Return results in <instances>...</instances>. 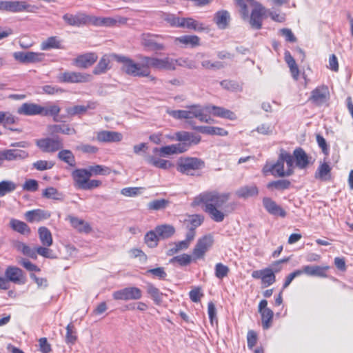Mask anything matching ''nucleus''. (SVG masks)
Here are the masks:
<instances>
[{"label": "nucleus", "instance_id": "f257e3e1", "mask_svg": "<svg viewBox=\"0 0 353 353\" xmlns=\"http://www.w3.org/2000/svg\"><path fill=\"white\" fill-rule=\"evenodd\" d=\"M230 197V193L218 192H205L200 194L194 199V205H203V211L214 221L222 222L228 214L235 209L234 203L225 205Z\"/></svg>", "mask_w": 353, "mask_h": 353}, {"label": "nucleus", "instance_id": "f03ea898", "mask_svg": "<svg viewBox=\"0 0 353 353\" xmlns=\"http://www.w3.org/2000/svg\"><path fill=\"white\" fill-rule=\"evenodd\" d=\"M150 68L159 70H175L174 59L168 57L159 59L144 56L141 58L140 63L134 61V65H131V69H134V77H148L150 81H155L156 78L150 75Z\"/></svg>", "mask_w": 353, "mask_h": 353}, {"label": "nucleus", "instance_id": "7ed1b4c3", "mask_svg": "<svg viewBox=\"0 0 353 353\" xmlns=\"http://www.w3.org/2000/svg\"><path fill=\"white\" fill-rule=\"evenodd\" d=\"M294 158L285 150H281L275 163H267L262 169L264 175L271 173L274 176H290L294 173Z\"/></svg>", "mask_w": 353, "mask_h": 353}, {"label": "nucleus", "instance_id": "20e7f679", "mask_svg": "<svg viewBox=\"0 0 353 353\" xmlns=\"http://www.w3.org/2000/svg\"><path fill=\"white\" fill-rule=\"evenodd\" d=\"M112 60H115L118 63H121L122 65L121 68L124 73L134 77V69H131V65H134V61L128 57L114 53L104 54L93 69V74L95 75L105 74L111 69V61Z\"/></svg>", "mask_w": 353, "mask_h": 353}, {"label": "nucleus", "instance_id": "39448f33", "mask_svg": "<svg viewBox=\"0 0 353 353\" xmlns=\"http://www.w3.org/2000/svg\"><path fill=\"white\" fill-rule=\"evenodd\" d=\"M167 113L176 119L191 120L197 119L199 121L212 123L213 119L206 114V106H201L199 104L188 105L185 110H167Z\"/></svg>", "mask_w": 353, "mask_h": 353}, {"label": "nucleus", "instance_id": "423d86ee", "mask_svg": "<svg viewBox=\"0 0 353 353\" xmlns=\"http://www.w3.org/2000/svg\"><path fill=\"white\" fill-rule=\"evenodd\" d=\"M37 7L32 6L26 0L0 1V11L9 12H34Z\"/></svg>", "mask_w": 353, "mask_h": 353}, {"label": "nucleus", "instance_id": "0eeeda50", "mask_svg": "<svg viewBox=\"0 0 353 353\" xmlns=\"http://www.w3.org/2000/svg\"><path fill=\"white\" fill-rule=\"evenodd\" d=\"M214 241V236L211 234L199 238L192 251L194 258L195 259H203L205 253L212 247Z\"/></svg>", "mask_w": 353, "mask_h": 353}, {"label": "nucleus", "instance_id": "6e6552de", "mask_svg": "<svg viewBox=\"0 0 353 353\" xmlns=\"http://www.w3.org/2000/svg\"><path fill=\"white\" fill-rule=\"evenodd\" d=\"M37 146L43 152L53 153L63 147V140L60 137H46L36 141Z\"/></svg>", "mask_w": 353, "mask_h": 353}, {"label": "nucleus", "instance_id": "1a4fd4ad", "mask_svg": "<svg viewBox=\"0 0 353 353\" xmlns=\"http://www.w3.org/2000/svg\"><path fill=\"white\" fill-rule=\"evenodd\" d=\"M204 166V162L197 158H185L179 161L177 170L183 174L193 175L192 172L201 169Z\"/></svg>", "mask_w": 353, "mask_h": 353}, {"label": "nucleus", "instance_id": "9d476101", "mask_svg": "<svg viewBox=\"0 0 353 353\" xmlns=\"http://www.w3.org/2000/svg\"><path fill=\"white\" fill-rule=\"evenodd\" d=\"M57 78L60 82L71 83H87L92 80L90 74L79 72H65L59 74Z\"/></svg>", "mask_w": 353, "mask_h": 353}, {"label": "nucleus", "instance_id": "9b49d317", "mask_svg": "<svg viewBox=\"0 0 353 353\" xmlns=\"http://www.w3.org/2000/svg\"><path fill=\"white\" fill-rule=\"evenodd\" d=\"M330 99V91L328 87L324 85L316 87L311 92L309 98L313 104L317 106H321L326 103Z\"/></svg>", "mask_w": 353, "mask_h": 353}, {"label": "nucleus", "instance_id": "f8f14e48", "mask_svg": "<svg viewBox=\"0 0 353 353\" xmlns=\"http://www.w3.org/2000/svg\"><path fill=\"white\" fill-rule=\"evenodd\" d=\"M112 296L115 300H139L142 297V291L137 287H128L114 292Z\"/></svg>", "mask_w": 353, "mask_h": 353}, {"label": "nucleus", "instance_id": "ddd939ff", "mask_svg": "<svg viewBox=\"0 0 353 353\" xmlns=\"http://www.w3.org/2000/svg\"><path fill=\"white\" fill-rule=\"evenodd\" d=\"M28 157V152L19 149H7L0 150V167L5 161H14L25 159Z\"/></svg>", "mask_w": 353, "mask_h": 353}, {"label": "nucleus", "instance_id": "4468645a", "mask_svg": "<svg viewBox=\"0 0 353 353\" xmlns=\"http://www.w3.org/2000/svg\"><path fill=\"white\" fill-rule=\"evenodd\" d=\"M65 23L71 26L80 27L90 24V16L83 12H78L75 14L66 13L63 16Z\"/></svg>", "mask_w": 353, "mask_h": 353}, {"label": "nucleus", "instance_id": "2eb2a0df", "mask_svg": "<svg viewBox=\"0 0 353 353\" xmlns=\"http://www.w3.org/2000/svg\"><path fill=\"white\" fill-rule=\"evenodd\" d=\"M14 58L21 63H39L41 62L45 57V54L41 52H16L13 54Z\"/></svg>", "mask_w": 353, "mask_h": 353}, {"label": "nucleus", "instance_id": "dca6fc26", "mask_svg": "<svg viewBox=\"0 0 353 353\" xmlns=\"http://www.w3.org/2000/svg\"><path fill=\"white\" fill-rule=\"evenodd\" d=\"M96 139L99 142L116 143L123 139V135L116 131L101 130L97 133Z\"/></svg>", "mask_w": 353, "mask_h": 353}, {"label": "nucleus", "instance_id": "f3484780", "mask_svg": "<svg viewBox=\"0 0 353 353\" xmlns=\"http://www.w3.org/2000/svg\"><path fill=\"white\" fill-rule=\"evenodd\" d=\"M212 114L214 117H218L230 120H235L236 119V114L230 110L225 109L223 107L208 105H206V114Z\"/></svg>", "mask_w": 353, "mask_h": 353}, {"label": "nucleus", "instance_id": "a211bd4d", "mask_svg": "<svg viewBox=\"0 0 353 353\" xmlns=\"http://www.w3.org/2000/svg\"><path fill=\"white\" fill-rule=\"evenodd\" d=\"M98 59V56L94 52H89L79 55L74 60V65L81 68H88L92 65Z\"/></svg>", "mask_w": 353, "mask_h": 353}, {"label": "nucleus", "instance_id": "6ab92c4d", "mask_svg": "<svg viewBox=\"0 0 353 353\" xmlns=\"http://www.w3.org/2000/svg\"><path fill=\"white\" fill-rule=\"evenodd\" d=\"M17 112L19 114L25 116L41 115L42 106L34 103H23Z\"/></svg>", "mask_w": 353, "mask_h": 353}, {"label": "nucleus", "instance_id": "aec40b11", "mask_svg": "<svg viewBox=\"0 0 353 353\" xmlns=\"http://www.w3.org/2000/svg\"><path fill=\"white\" fill-rule=\"evenodd\" d=\"M72 176L74 185L79 189H83L88 179L91 177L88 169H76L72 172Z\"/></svg>", "mask_w": 353, "mask_h": 353}, {"label": "nucleus", "instance_id": "412c9836", "mask_svg": "<svg viewBox=\"0 0 353 353\" xmlns=\"http://www.w3.org/2000/svg\"><path fill=\"white\" fill-rule=\"evenodd\" d=\"M125 20L121 17H97L90 16V24L96 26L111 27L115 26L117 23H124Z\"/></svg>", "mask_w": 353, "mask_h": 353}, {"label": "nucleus", "instance_id": "4be33fe9", "mask_svg": "<svg viewBox=\"0 0 353 353\" xmlns=\"http://www.w3.org/2000/svg\"><path fill=\"white\" fill-rule=\"evenodd\" d=\"M330 269L328 265H305L302 268V274L304 273L310 276H319L326 278V272Z\"/></svg>", "mask_w": 353, "mask_h": 353}, {"label": "nucleus", "instance_id": "5701e85b", "mask_svg": "<svg viewBox=\"0 0 353 353\" xmlns=\"http://www.w3.org/2000/svg\"><path fill=\"white\" fill-rule=\"evenodd\" d=\"M265 13V8L260 4L256 5L252 11L250 23L251 26L256 30L261 28L262 17Z\"/></svg>", "mask_w": 353, "mask_h": 353}, {"label": "nucleus", "instance_id": "b1692460", "mask_svg": "<svg viewBox=\"0 0 353 353\" xmlns=\"http://www.w3.org/2000/svg\"><path fill=\"white\" fill-rule=\"evenodd\" d=\"M47 132L50 135L56 134H74L76 130L74 128H71L68 124H52L47 126Z\"/></svg>", "mask_w": 353, "mask_h": 353}, {"label": "nucleus", "instance_id": "393cba45", "mask_svg": "<svg viewBox=\"0 0 353 353\" xmlns=\"http://www.w3.org/2000/svg\"><path fill=\"white\" fill-rule=\"evenodd\" d=\"M50 216V213L41 209L30 210L26 212L25 217L28 222H39L48 219Z\"/></svg>", "mask_w": 353, "mask_h": 353}, {"label": "nucleus", "instance_id": "a878e982", "mask_svg": "<svg viewBox=\"0 0 353 353\" xmlns=\"http://www.w3.org/2000/svg\"><path fill=\"white\" fill-rule=\"evenodd\" d=\"M294 162L296 166L299 169H305L310 163L309 157L306 152L301 148H298L294 150L293 155Z\"/></svg>", "mask_w": 353, "mask_h": 353}, {"label": "nucleus", "instance_id": "bb28decb", "mask_svg": "<svg viewBox=\"0 0 353 353\" xmlns=\"http://www.w3.org/2000/svg\"><path fill=\"white\" fill-rule=\"evenodd\" d=\"M157 36L150 34H143L141 39L142 45L149 50H163L165 46L162 43L156 41L155 38Z\"/></svg>", "mask_w": 353, "mask_h": 353}, {"label": "nucleus", "instance_id": "cd10ccee", "mask_svg": "<svg viewBox=\"0 0 353 353\" xmlns=\"http://www.w3.org/2000/svg\"><path fill=\"white\" fill-rule=\"evenodd\" d=\"M263 204L266 210L271 214L280 216L281 217L285 216L286 212L285 210L271 199L264 198L263 200Z\"/></svg>", "mask_w": 353, "mask_h": 353}, {"label": "nucleus", "instance_id": "c85d7f7f", "mask_svg": "<svg viewBox=\"0 0 353 353\" xmlns=\"http://www.w3.org/2000/svg\"><path fill=\"white\" fill-rule=\"evenodd\" d=\"M145 161L150 165L163 170H168L173 165L172 163L165 159H160L153 155L147 154L144 156Z\"/></svg>", "mask_w": 353, "mask_h": 353}, {"label": "nucleus", "instance_id": "c756f323", "mask_svg": "<svg viewBox=\"0 0 353 353\" xmlns=\"http://www.w3.org/2000/svg\"><path fill=\"white\" fill-rule=\"evenodd\" d=\"M61 111V108L56 103H49L46 106H42L41 116L43 117H52L53 121L59 122L61 118L59 117Z\"/></svg>", "mask_w": 353, "mask_h": 353}, {"label": "nucleus", "instance_id": "7c9ffc66", "mask_svg": "<svg viewBox=\"0 0 353 353\" xmlns=\"http://www.w3.org/2000/svg\"><path fill=\"white\" fill-rule=\"evenodd\" d=\"M186 150L187 148L183 144H172L159 148V154L161 157H167L171 154L182 153Z\"/></svg>", "mask_w": 353, "mask_h": 353}, {"label": "nucleus", "instance_id": "2f4dec72", "mask_svg": "<svg viewBox=\"0 0 353 353\" xmlns=\"http://www.w3.org/2000/svg\"><path fill=\"white\" fill-rule=\"evenodd\" d=\"M230 16L227 10H219L214 16V21L219 29H225L229 24Z\"/></svg>", "mask_w": 353, "mask_h": 353}, {"label": "nucleus", "instance_id": "473e14b6", "mask_svg": "<svg viewBox=\"0 0 353 353\" xmlns=\"http://www.w3.org/2000/svg\"><path fill=\"white\" fill-rule=\"evenodd\" d=\"M174 43L194 48L200 46V39L196 35H183L174 38Z\"/></svg>", "mask_w": 353, "mask_h": 353}, {"label": "nucleus", "instance_id": "72a5a7b5", "mask_svg": "<svg viewBox=\"0 0 353 353\" xmlns=\"http://www.w3.org/2000/svg\"><path fill=\"white\" fill-rule=\"evenodd\" d=\"M5 276L8 281L14 283H21L23 277V271L15 266H8L5 271Z\"/></svg>", "mask_w": 353, "mask_h": 353}, {"label": "nucleus", "instance_id": "f704fd0d", "mask_svg": "<svg viewBox=\"0 0 353 353\" xmlns=\"http://www.w3.org/2000/svg\"><path fill=\"white\" fill-rule=\"evenodd\" d=\"M258 193L259 190L255 185L242 186L240 188H239L235 192L236 195L238 197L244 199L255 196L258 194Z\"/></svg>", "mask_w": 353, "mask_h": 353}, {"label": "nucleus", "instance_id": "c9c22d12", "mask_svg": "<svg viewBox=\"0 0 353 353\" xmlns=\"http://www.w3.org/2000/svg\"><path fill=\"white\" fill-rule=\"evenodd\" d=\"M193 129L201 132L203 134L210 135H219L227 136L228 132L227 130L222 128L213 127V126H194Z\"/></svg>", "mask_w": 353, "mask_h": 353}, {"label": "nucleus", "instance_id": "e433bc0d", "mask_svg": "<svg viewBox=\"0 0 353 353\" xmlns=\"http://www.w3.org/2000/svg\"><path fill=\"white\" fill-rule=\"evenodd\" d=\"M97 107V103L88 102L87 105H74L72 107H68L66 108L67 114L73 117L77 114H81L85 113L88 110H93Z\"/></svg>", "mask_w": 353, "mask_h": 353}, {"label": "nucleus", "instance_id": "4c0bfd02", "mask_svg": "<svg viewBox=\"0 0 353 353\" xmlns=\"http://www.w3.org/2000/svg\"><path fill=\"white\" fill-rule=\"evenodd\" d=\"M180 28L191 29L199 32L203 31L205 29L202 23H200L192 18H181Z\"/></svg>", "mask_w": 353, "mask_h": 353}, {"label": "nucleus", "instance_id": "58836bf2", "mask_svg": "<svg viewBox=\"0 0 353 353\" xmlns=\"http://www.w3.org/2000/svg\"><path fill=\"white\" fill-rule=\"evenodd\" d=\"M39 238L43 246L50 247L53 243L52 236L50 231L46 227L38 229Z\"/></svg>", "mask_w": 353, "mask_h": 353}, {"label": "nucleus", "instance_id": "ea45409f", "mask_svg": "<svg viewBox=\"0 0 353 353\" xmlns=\"http://www.w3.org/2000/svg\"><path fill=\"white\" fill-rule=\"evenodd\" d=\"M13 246L17 251L21 252L24 255L33 259H37V255L36 252H34V249L31 248L26 243L19 241H16L13 243Z\"/></svg>", "mask_w": 353, "mask_h": 353}, {"label": "nucleus", "instance_id": "a19ab883", "mask_svg": "<svg viewBox=\"0 0 353 353\" xmlns=\"http://www.w3.org/2000/svg\"><path fill=\"white\" fill-rule=\"evenodd\" d=\"M315 178L324 181L330 180L331 167L327 163L321 164L315 172Z\"/></svg>", "mask_w": 353, "mask_h": 353}, {"label": "nucleus", "instance_id": "79ce46f5", "mask_svg": "<svg viewBox=\"0 0 353 353\" xmlns=\"http://www.w3.org/2000/svg\"><path fill=\"white\" fill-rule=\"evenodd\" d=\"M160 239H165L171 237L175 232L174 228L171 225L164 224L157 225L155 228Z\"/></svg>", "mask_w": 353, "mask_h": 353}, {"label": "nucleus", "instance_id": "37998d69", "mask_svg": "<svg viewBox=\"0 0 353 353\" xmlns=\"http://www.w3.org/2000/svg\"><path fill=\"white\" fill-rule=\"evenodd\" d=\"M285 61L290 68L291 74L295 80H297L299 76V68L296 63L294 59L292 57L289 51L284 53Z\"/></svg>", "mask_w": 353, "mask_h": 353}, {"label": "nucleus", "instance_id": "c03bdc74", "mask_svg": "<svg viewBox=\"0 0 353 353\" xmlns=\"http://www.w3.org/2000/svg\"><path fill=\"white\" fill-rule=\"evenodd\" d=\"M10 225L13 230L21 234L25 235L30 233V229L28 225L21 221L12 219L10 221Z\"/></svg>", "mask_w": 353, "mask_h": 353}, {"label": "nucleus", "instance_id": "a18cd8bd", "mask_svg": "<svg viewBox=\"0 0 353 353\" xmlns=\"http://www.w3.org/2000/svg\"><path fill=\"white\" fill-rule=\"evenodd\" d=\"M145 288L147 293L153 299L154 302L157 305L161 304L162 302L163 293L150 283H147Z\"/></svg>", "mask_w": 353, "mask_h": 353}, {"label": "nucleus", "instance_id": "49530a36", "mask_svg": "<svg viewBox=\"0 0 353 353\" xmlns=\"http://www.w3.org/2000/svg\"><path fill=\"white\" fill-rule=\"evenodd\" d=\"M52 48H61V41L57 37H50L41 43L42 50H48Z\"/></svg>", "mask_w": 353, "mask_h": 353}, {"label": "nucleus", "instance_id": "de8ad7c7", "mask_svg": "<svg viewBox=\"0 0 353 353\" xmlns=\"http://www.w3.org/2000/svg\"><path fill=\"white\" fill-rule=\"evenodd\" d=\"M159 236L156 232V230H150L148 232L144 237V241L145 244L151 248H155L158 245L159 241Z\"/></svg>", "mask_w": 353, "mask_h": 353}, {"label": "nucleus", "instance_id": "09e8293b", "mask_svg": "<svg viewBox=\"0 0 353 353\" xmlns=\"http://www.w3.org/2000/svg\"><path fill=\"white\" fill-rule=\"evenodd\" d=\"M58 158L72 167L75 166L74 156L69 150H62L59 151Z\"/></svg>", "mask_w": 353, "mask_h": 353}, {"label": "nucleus", "instance_id": "8fccbe9b", "mask_svg": "<svg viewBox=\"0 0 353 353\" xmlns=\"http://www.w3.org/2000/svg\"><path fill=\"white\" fill-rule=\"evenodd\" d=\"M88 171L90 173V176L94 175H108L111 172V169L108 167L101 165H95L88 167Z\"/></svg>", "mask_w": 353, "mask_h": 353}, {"label": "nucleus", "instance_id": "3c124183", "mask_svg": "<svg viewBox=\"0 0 353 353\" xmlns=\"http://www.w3.org/2000/svg\"><path fill=\"white\" fill-rule=\"evenodd\" d=\"M17 185L12 181H3L0 182V196L14 191Z\"/></svg>", "mask_w": 353, "mask_h": 353}, {"label": "nucleus", "instance_id": "603ef678", "mask_svg": "<svg viewBox=\"0 0 353 353\" xmlns=\"http://www.w3.org/2000/svg\"><path fill=\"white\" fill-rule=\"evenodd\" d=\"M290 186V182L288 180L280 179L270 182L267 187L269 189H276L278 190H284L288 189Z\"/></svg>", "mask_w": 353, "mask_h": 353}, {"label": "nucleus", "instance_id": "864d4df0", "mask_svg": "<svg viewBox=\"0 0 353 353\" xmlns=\"http://www.w3.org/2000/svg\"><path fill=\"white\" fill-rule=\"evenodd\" d=\"M261 315L262 325L264 329H268L273 319L274 313L271 309H265L259 312Z\"/></svg>", "mask_w": 353, "mask_h": 353}, {"label": "nucleus", "instance_id": "5fc2aeb1", "mask_svg": "<svg viewBox=\"0 0 353 353\" xmlns=\"http://www.w3.org/2000/svg\"><path fill=\"white\" fill-rule=\"evenodd\" d=\"M69 220L72 225L79 231L88 232L90 230V226L83 220L77 217L69 216Z\"/></svg>", "mask_w": 353, "mask_h": 353}, {"label": "nucleus", "instance_id": "6e6d98bb", "mask_svg": "<svg viewBox=\"0 0 353 353\" xmlns=\"http://www.w3.org/2000/svg\"><path fill=\"white\" fill-rule=\"evenodd\" d=\"M174 67L176 68V65L185 67L188 69H195L196 68V62L193 60H190L188 58H179L176 59H174Z\"/></svg>", "mask_w": 353, "mask_h": 353}, {"label": "nucleus", "instance_id": "4d7b16f0", "mask_svg": "<svg viewBox=\"0 0 353 353\" xmlns=\"http://www.w3.org/2000/svg\"><path fill=\"white\" fill-rule=\"evenodd\" d=\"M230 272V269L227 265H223L221 263H218L214 267V274L216 278L222 279L227 276Z\"/></svg>", "mask_w": 353, "mask_h": 353}, {"label": "nucleus", "instance_id": "13d9d810", "mask_svg": "<svg viewBox=\"0 0 353 353\" xmlns=\"http://www.w3.org/2000/svg\"><path fill=\"white\" fill-rule=\"evenodd\" d=\"M49 247L46 246H38L34 249V252H36V255L37 254L42 256L45 258L48 259H56L57 256L54 254L53 251L48 248Z\"/></svg>", "mask_w": 353, "mask_h": 353}, {"label": "nucleus", "instance_id": "bf43d9fd", "mask_svg": "<svg viewBox=\"0 0 353 353\" xmlns=\"http://www.w3.org/2000/svg\"><path fill=\"white\" fill-rule=\"evenodd\" d=\"M275 275L271 268H265L262 276V282L266 286H269L275 282Z\"/></svg>", "mask_w": 353, "mask_h": 353}, {"label": "nucleus", "instance_id": "052dcab7", "mask_svg": "<svg viewBox=\"0 0 353 353\" xmlns=\"http://www.w3.org/2000/svg\"><path fill=\"white\" fill-rule=\"evenodd\" d=\"M169 201L166 199H156L150 201L148 206L150 210H159L165 209L168 205Z\"/></svg>", "mask_w": 353, "mask_h": 353}, {"label": "nucleus", "instance_id": "680f3d73", "mask_svg": "<svg viewBox=\"0 0 353 353\" xmlns=\"http://www.w3.org/2000/svg\"><path fill=\"white\" fill-rule=\"evenodd\" d=\"M173 247L169 249L168 252V255H173L181 250H186L190 245L185 241H179L173 244Z\"/></svg>", "mask_w": 353, "mask_h": 353}, {"label": "nucleus", "instance_id": "e2e57ef3", "mask_svg": "<svg viewBox=\"0 0 353 353\" xmlns=\"http://www.w3.org/2000/svg\"><path fill=\"white\" fill-rule=\"evenodd\" d=\"M163 20L168 22L172 27L180 28L181 18L176 17L172 14H165L163 15Z\"/></svg>", "mask_w": 353, "mask_h": 353}, {"label": "nucleus", "instance_id": "0e129e2a", "mask_svg": "<svg viewBox=\"0 0 353 353\" xmlns=\"http://www.w3.org/2000/svg\"><path fill=\"white\" fill-rule=\"evenodd\" d=\"M191 261V256L187 254H183L173 257L170 259V263H173L177 262L179 265L184 266L189 264Z\"/></svg>", "mask_w": 353, "mask_h": 353}, {"label": "nucleus", "instance_id": "69168bd1", "mask_svg": "<svg viewBox=\"0 0 353 353\" xmlns=\"http://www.w3.org/2000/svg\"><path fill=\"white\" fill-rule=\"evenodd\" d=\"M18 263L22 265L24 268H26L28 271L30 272H39L40 268H38L36 265L33 264L29 260L20 258L18 260Z\"/></svg>", "mask_w": 353, "mask_h": 353}, {"label": "nucleus", "instance_id": "338daca9", "mask_svg": "<svg viewBox=\"0 0 353 353\" xmlns=\"http://www.w3.org/2000/svg\"><path fill=\"white\" fill-rule=\"evenodd\" d=\"M76 339L74 327L72 323H69L66 327L65 342L73 344Z\"/></svg>", "mask_w": 353, "mask_h": 353}, {"label": "nucleus", "instance_id": "774afa93", "mask_svg": "<svg viewBox=\"0 0 353 353\" xmlns=\"http://www.w3.org/2000/svg\"><path fill=\"white\" fill-rule=\"evenodd\" d=\"M54 163L52 161L39 160L33 163V167L37 170L43 171L51 169Z\"/></svg>", "mask_w": 353, "mask_h": 353}]
</instances>
